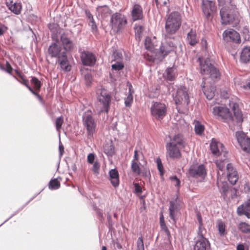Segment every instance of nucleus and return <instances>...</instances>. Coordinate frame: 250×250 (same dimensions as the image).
<instances>
[{
  "instance_id": "53",
  "label": "nucleus",
  "mask_w": 250,
  "mask_h": 250,
  "mask_svg": "<svg viewBox=\"0 0 250 250\" xmlns=\"http://www.w3.org/2000/svg\"><path fill=\"white\" fill-rule=\"evenodd\" d=\"M3 69H1V70L3 71L6 72L7 73H8L9 74H12V71L13 70V68H12V67L11 66V64H10V63L6 61V68H5L3 66Z\"/></svg>"
},
{
  "instance_id": "64",
  "label": "nucleus",
  "mask_w": 250,
  "mask_h": 250,
  "mask_svg": "<svg viewBox=\"0 0 250 250\" xmlns=\"http://www.w3.org/2000/svg\"><path fill=\"white\" fill-rule=\"evenodd\" d=\"M244 89H250V78L248 79L246 81V83L241 86Z\"/></svg>"
},
{
  "instance_id": "23",
  "label": "nucleus",
  "mask_w": 250,
  "mask_h": 250,
  "mask_svg": "<svg viewBox=\"0 0 250 250\" xmlns=\"http://www.w3.org/2000/svg\"><path fill=\"white\" fill-rule=\"evenodd\" d=\"M108 180L114 188H117L120 184L119 174L116 168L110 169L108 172Z\"/></svg>"
},
{
  "instance_id": "4",
  "label": "nucleus",
  "mask_w": 250,
  "mask_h": 250,
  "mask_svg": "<svg viewBox=\"0 0 250 250\" xmlns=\"http://www.w3.org/2000/svg\"><path fill=\"white\" fill-rule=\"evenodd\" d=\"M181 25V18L178 12H172L168 16L165 23L166 35L169 36L175 34Z\"/></svg>"
},
{
  "instance_id": "39",
  "label": "nucleus",
  "mask_w": 250,
  "mask_h": 250,
  "mask_svg": "<svg viewBox=\"0 0 250 250\" xmlns=\"http://www.w3.org/2000/svg\"><path fill=\"white\" fill-rule=\"evenodd\" d=\"M60 183L57 178L51 179L49 184L48 188L51 190H56L60 187Z\"/></svg>"
},
{
  "instance_id": "55",
  "label": "nucleus",
  "mask_w": 250,
  "mask_h": 250,
  "mask_svg": "<svg viewBox=\"0 0 250 250\" xmlns=\"http://www.w3.org/2000/svg\"><path fill=\"white\" fill-rule=\"evenodd\" d=\"M113 56L114 57L113 61L116 60H120L122 59L123 55L121 52L118 51L117 50H115L113 53Z\"/></svg>"
},
{
  "instance_id": "56",
  "label": "nucleus",
  "mask_w": 250,
  "mask_h": 250,
  "mask_svg": "<svg viewBox=\"0 0 250 250\" xmlns=\"http://www.w3.org/2000/svg\"><path fill=\"white\" fill-rule=\"evenodd\" d=\"M243 34V37L245 41L249 40L250 38V35L249 34V31L248 28L245 27L242 30Z\"/></svg>"
},
{
  "instance_id": "26",
  "label": "nucleus",
  "mask_w": 250,
  "mask_h": 250,
  "mask_svg": "<svg viewBox=\"0 0 250 250\" xmlns=\"http://www.w3.org/2000/svg\"><path fill=\"white\" fill-rule=\"evenodd\" d=\"M229 107L233 111V115L237 123L242 122L243 121V114L239 108L238 104L234 102L229 103Z\"/></svg>"
},
{
  "instance_id": "11",
  "label": "nucleus",
  "mask_w": 250,
  "mask_h": 250,
  "mask_svg": "<svg viewBox=\"0 0 250 250\" xmlns=\"http://www.w3.org/2000/svg\"><path fill=\"white\" fill-rule=\"evenodd\" d=\"M71 31H65L60 35V41L64 50L63 51L66 53L71 51L75 48V44L71 38Z\"/></svg>"
},
{
  "instance_id": "3",
  "label": "nucleus",
  "mask_w": 250,
  "mask_h": 250,
  "mask_svg": "<svg viewBox=\"0 0 250 250\" xmlns=\"http://www.w3.org/2000/svg\"><path fill=\"white\" fill-rule=\"evenodd\" d=\"M239 13L235 5L223 6L220 10L221 23L222 25H237L239 23Z\"/></svg>"
},
{
  "instance_id": "48",
  "label": "nucleus",
  "mask_w": 250,
  "mask_h": 250,
  "mask_svg": "<svg viewBox=\"0 0 250 250\" xmlns=\"http://www.w3.org/2000/svg\"><path fill=\"white\" fill-rule=\"evenodd\" d=\"M219 233L221 236H224L226 234V226L225 224L221 222L218 225Z\"/></svg>"
},
{
  "instance_id": "58",
  "label": "nucleus",
  "mask_w": 250,
  "mask_h": 250,
  "mask_svg": "<svg viewBox=\"0 0 250 250\" xmlns=\"http://www.w3.org/2000/svg\"><path fill=\"white\" fill-rule=\"evenodd\" d=\"M95 155L93 153H89L87 157V160L89 164H93L94 163Z\"/></svg>"
},
{
  "instance_id": "5",
  "label": "nucleus",
  "mask_w": 250,
  "mask_h": 250,
  "mask_svg": "<svg viewBox=\"0 0 250 250\" xmlns=\"http://www.w3.org/2000/svg\"><path fill=\"white\" fill-rule=\"evenodd\" d=\"M82 120L83 125L87 131V137L90 138L93 136L96 128V123L91 110H87L83 113Z\"/></svg>"
},
{
  "instance_id": "8",
  "label": "nucleus",
  "mask_w": 250,
  "mask_h": 250,
  "mask_svg": "<svg viewBox=\"0 0 250 250\" xmlns=\"http://www.w3.org/2000/svg\"><path fill=\"white\" fill-rule=\"evenodd\" d=\"M97 100L101 105L99 113H107L110 109L111 100V94L107 93L105 89H103L100 94L98 95Z\"/></svg>"
},
{
  "instance_id": "57",
  "label": "nucleus",
  "mask_w": 250,
  "mask_h": 250,
  "mask_svg": "<svg viewBox=\"0 0 250 250\" xmlns=\"http://www.w3.org/2000/svg\"><path fill=\"white\" fill-rule=\"evenodd\" d=\"M93 164L92 169L95 173L98 174L100 168V165L97 161L95 162Z\"/></svg>"
},
{
  "instance_id": "19",
  "label": "nucleus",
  "mask_w": 250,
  "mask_h": 250,
  "mask_svg": "<svg viewBox=\"0 0 250 250\" xmlns=\"http://www.w3.org/2000/svg\"><path fill=\"white\" fill-rule=\"evenodd\" d=\"M178 197L177 196L174 201H169V206L168 208L169 215L170 218L172 220L171 223L174 225L176 223V216L180 209L178 205L176 204Z\"/></svg>"
},
{
  "instance_id": "10",
  "label": "nucleus",
  "mask_w": 250,
  "mask_h": 250,
  "mask_svg": "<svg viewBox=\"0 0 250 250\" xmlns=\"http://www.w3.org/2000/svg\"><path fill=\"white\" fill-rule=\"evenodd\" d=\"M173 100L176 105L181 104L184 102L188 104L189 103V96L184 86H181L177 89L176 93L172 94Z\"/></svg>"
},
{
  "instance_id": "62",
  "label": "nucleus",
  "mask_w": 250,
  "mask_h": 250,
  "mask_svg": "<svg viewBox=\"0 0 250 250\" xmlns=\"http://www.w3.org/2000/svg\"><path fill=\"white\" fill-rule=\"evenodd\" d=\"M218 5L221 6H231L232 5L230 3L226 4L225 0H217Z\"/></svg>"
},
{
  "instance_id": "33",
  "label": "nucleus",
  "mask_w": 250,
  "mask_h": 250,
  "mask_svg": "<svg viewBox=\"0 0 250 250\" xmlns=\"http://www.w3.org/2000/svg\"><path fill=\"white\" fill-rule=\"evenodd\" d=\"M8 9L13 13L18 15L21 13V6L20 3L13 2L12 0L6 2Z\"/></svg>"
},
{
  "instance_id": "35",
  "label": "nucleus",
  "mask_w": 250,
  "mask_h": 250,
  "mask_svg": "<svg viewBox=\"0 0 250 250\" xmlns=\"http://www.w3.org/2000/svg\"><path fill=\"white\" fill-rule=\"evenodd\" d=\"M97 11L99 15H101L102 18H105L110 14L111 10L106 5L98 6L97 7Z\"/></svg>"
},
{
  "instance_id": "51",
  "label": "nucleus",
  "mask_w": 250,
  "mask_h": 250,
  "mask_svg": "<svg viewBox=\"0 0 250 250\" xmlns=\"http://www.w3.org/2000/svg\"><path fill=\"white\" fill-rule=\"evenodd\" d=\"M84 79L86 85L89 86L92 82V76L90 73H87L84 75Z\"/></svg>"
},
{
  "instance_id": "24",
  "label": "nucleus",
  "mask_w": 250,
  "mask_h": 250,
  "mask_svg": "<svg viewBox=\"0 0 250 250\" xmlns=\"http://www.w3.org/2000/svg\"><path fill=\"white\" fill-rule=\"evenodd\" d=\"M237 213L239 216L245 215L250 218V199L237 208Z\"/></svg>"
},
{
  "instance_id": "50",
  "label": "nucleus",
  "mask_w": 250,
  "mask_h": 250,
  "mask_svg": "<svg viewBox=\"0 0 250 250\" xmlns=\"http://www.w3.org/2000/svg\"><path fill=\"white\" fill-rule=\"evenodd\" d=\"M13 78L15 79L17 81L20 82L21 83L25 85L28 89L31 87V86L28 84V81L27 80L25 79L24 76H22V78H21V80H20L15 75H13Z\"/></svg>"
},
{
  "instance_id": "16",
  "label": "nucleus",
  "mask_w": 250,
  "mask_h": 250,
  "mask_svg": "<svg viewBox=\"0 0 250 250\" xmlns=\"http://www.w3.org/2000/svg\"><path fill=\"white\" fill-rule=\"evenodd\" d=\"M223 38L227 42H232L235 43L241 42V38L238 32L234 29L225 30L222 34Z\"/></svg>"
},
{
  "instance_id": "2",
  "label": "nucleus",
  "mask_w": 250,
  "mask_h": 250,
  "mask_svg": "<svg viewBox=\"0 0 250 250\" xmlns=\"http://www.w3.org/2000/svg\"><path fill=\"white\" fill-rule=\"evenodd\" d=\"M174 37H171L165 35V39L164 41L162 42L161 45L158 49L154 51L155 57L151 58L149 61L154 62L155 60L158 61H162L165 57L171 52H176L177 45L171 41L174 40Z\"/></svg>"
},
{
  "instance_id": "63",
  "label": "nucleus",
  "mask_w": 250,
  "mask_h": 250,
  "mask_svg": "<svg viewBox=\"0 0 250 250\" xmlns=\"http://www.w3.org/2000/svg\"><path fill=\"white\" fill-rule=\"evenodd\" d=\"M134 187L135 193H141L142 192V188L138 183H135L134 184Z\"/></svg>"
},
{
  "instance_id": "59",
  "label": "nucleus",
  "mask_w": 250,
  "mask_h": 250,
  "mask_svg": "<svg viewBox=\"0 0 250 250\" xmlns=\"http://www.w3.org/2000/svg\"><path fill=\"white\" fill-rule=\"evenodd\" d=\"M201 44L202 48L204 49L205 51H207L208 50V42L207 40L205 38H203L201 40Z\"/></svg>"
},
{
  "instance_id": "34",
  "label": "nucleus",
  "mask_w": 250,
  "mask_h": 250,
  "mask_svg": "<svg viewBox=\"0 0 250 250\" xmlns=\"http://www.w3.org/2000/svg\"><path fill=\"white\" fill-rule=\"evenodd\" d=\"M171 142H173L174 144H176L177 146V145H179L183 147H185L186 146L184 141V137L183 135L181 133H178L174 135L173 136L172 139H171Z\"/></svg>"
},
{
  "instance_id": "25",
  "label": "nucleus",
  "mask_w": 250,
  "mask_h": 250,
  "mask_svg": "<svg viewBox=\"0 0 250 250\" xmlns=\"http://www.w3.org/2000/svg\"><path fill=\"white\" fill-rule=\"evenodd\" d=\"M209 147L211 153L214 155L219 156L221 155L219 147H221V151H223V148L224 147V146L222 143L216 141L214 139H212L210 143Z\"/></svg>"
},
{
  "instance_id": "32",
  "label": "nucleus",
  "mask_w": 250,
  "mask_h": 250,
  "mask_svg": "<svg viewBox=\"0 0 250 250\" xmlns=\"http://www.w3.org/2000/svg\"><path fill=\"white\" fill-rule=\"evenodd\" d=\"M187 41L188 43L191 46H194L198 42L197 38V34L195 31H193L192 29L188 33L187 37Z\"/></svg>"
},
{
  "instance_id": "15",
  "label": "nucleus",
  "mask_w": 250,
  "mask_h": 250,
  "mask_svg": "<svg viewBox=\"0 0 250 250\" xmlns=\"http://www.w3.org/2000/svg\"><path fill=\"white\" fill-rule=\"evenodd\" d=\"M81 60L83 65L86 66H93L96 62L97 58L95 54L87 50H83L81 53Z\"/></svg>"
},
{
  "instance_id": "13",
  "label": "nucleus",
  "mask_w": 250,
  "mask_h": 250,
  "mask_svg": "<svg viewBox=\"0 0 250 250\" xmlns=\"http://www.w3.org/2000/svg\"><path fill=\"white\" fill-rule=\"evenodd\" d=\"M151 113L157 119H162L166 115L167 106L164 103L156 102L152 105Z\"/></svg>"
},
{
  "instance_id": "38",
  "label": "nucleus",
  "mask_w": 250,
  "mask_h": 250,
  "mask_svg": "<svg viewBox=\"0 0 250 250\" xmlns=\"http://www.w3.org/2000/svg\"><path fill=\"white\" fill-rule=\"evenodd\" d=\"M239 230L243 233H250V225L245 222H240L238 226Z\"/></svg>"
},
{
  "instance_id": "21",
  "label": "nucleus",
  "mask_w": 250,
  "mask_h": 250,
  "mask_svg": "<svg viewBox=\"0 0 250 250\" xmlns=\"http://www.w3.org/2000/svg\"><path fill=\"white\" fill-rule=\"evenodd\" d=\"M57 62H58L61 69L65 72L71 71V66L69 63L67 54L65 51L62 52V55L57 59Z\"/></svg>"
},
{
  "instance_id": "40",
  "label": "nucleus",
  "mask_w": 250,
  "mask_h": 250,
  "mask_svg": "<svg viewBox=\"0 0 250 250\" xmlns=\"http://www.w3.org/2000/svg\"><path fill=\"white\" fill-rule=\"evenodd\" d=\"M104 153L108 156H112L115 154L114 146L112 144L105 146L104 148Z\"/></svg>"
},
{
  "instance_id": "42",
  "label": "nucleus",
  "mask_w": 250,
  "mask_h": 250,
  "mask_svg": "<svg viewBox=\"0 0 250 250\" xmlns=\"http://www.w3.org/2000/svg\"><path fill=\"white\" fill-rule=\"evenodd\" d=\"M124 64L121 61H117L115 63L111 65L112 70L117 71L122 70L124 68Z\"/></svg>"
},
{
  "instance_id": "27",
  "label": "nucleus",
  "mask_w": 250,
  "mask_h": 250,
  "mask_svg": "<svg viewBox=\"0 0 250 250\" xmlns=\"http://www.w3.org/2000/svg\"><path fill=\"white\" fill-rule=\"evenodd\" d=\"M216 184L221 196L225 200L227 198L228 194L230 188L228 183L226 181H224L221 182L220 183L217 182Z\"/></svg>"
},
{
  "instance_id": "22",
  "label": "nucleus",
  "mask_w": 250,
  "mask_h": 250,
  "mask_svg": "<svg viewBox=\"0 0 250 250\" xmlns=\"http://www.w3.org/2000/svg\"><path fill=\"white\" fill-rule=\"evenodd\" d=\"M131 15L133 21L142 20L144 15L142 6L137 3L134 4L132 8Z\"/></svg>"
},
{
  "instance_id": "46",
  "label": "nucleus",
  "mask_w": 250,
  "mask_h": 250,
  "mask_svg": "<svg viewBox=\"0 0 250 250\" xmlns=\"http://www.w3.org/2000/svg\"><path fill=\"white\" fill-rule=\"evenodd\" d=\"M106 215H107V222H108L107 227L109 229V232H111L114 229V227H113L114 222L112 220L111 215L109 212L107 213Z\"/></svg>"
},
{
  "instance_id": "17",
  "label": "nucleus",
  "mask_w": 250,
  "mask_h": 250,
  "mask_svg": "<svg viewBox=\"0 0 250 250\" xmlns=\"http://www.w3.org/2000/svg\"><path fill=\"white\" fill-rule=\"evenodd\" d=\"M58 42L59 40L57 38L56 42H52L49 46L46 52L47 57L58 59L62 55V48Z\"/></svg>"
},
{
  "instance_id": "41",
  "label": "nucleus",
  "mask_w": 250,
  "mask_h": 250,
  "mask_svg": "<svg viewBox=\"0 0 250 250\" xmlns=\"http://www.w3.org/2000/svg\"><path fill=\"white\" fill-rule=\"evenodd\" d=\"M31 82L34 85V88L36 90L40 91L42 86L41 81L36 77H32Z\"/></svg>"
},
{
  "instance_id": "49",
  "label": "nucleus",
  "mask_w": 250,
  "mask_h": 250,
  "mask_svg": "<svg viewBox=\"0 0 250 250\" xmlns=\"http://www.w3.org/2000/svg\"><path fill=\"white\" fill-rule=\"evenodd\" d=\"M136 250H145L143 237L142 235L137 240Z\"/></svg>"
},
{
  "instance_id": "9",
  "label": "nucleus",
  "mask_w": 250,
  "mask_h": 250,
  "mask_svg": "<svg viewBox=\"0 0 250 250\" xmlns=\"http://www.w3.org/2000/svg\"><path fill=\"white\" fill-rule=\"evenodd\" d=\"M213 113L218 117L217 119L225 123L234 120L229 109L226 107L215 106L213 108Z\"/></svg>"
},
{
  "instance_id": "20",
  "label": "nucleus",
  "mask_w": 250,
  "mask_h": 250,
  "mask_svg": "<svg viewBox=\"0 0 250 250\" xmlns=\"http://www.w3.org/2000/svg\"><path fill=\"white\" fill-rule=\"evenodd\" d=\"M227 178L229 182L232 185H235L239 179L237 171L233 167L231 163L227 165Z\"/></svg>"
},
{
  "instance_id": "45",
  "label": "nucleus",
  "mask_w": 250,
  "mask_h": 250,
  "mask_svg": "<svg viewBox=\"0 0 250 250\" xmlns=\"http://www.w3.org/2000/svg\"><path fill=\"white\" fill-rule=\"evenodd\" d=\"M134 30H135V37L136 38H138L139 39H140L141 37V35L143 32L144 30V27L142 25H135L134 27Z\"/></svg>"
},
{
  "instance_id": "1",
  "label": "nucleus",
  "mask_w": 250,
  "mask_h": 250,
  "mask_svg": "<svg viewBox=\"0 0 250 250\" xmlns=\"http://www.w3.org/2000/svg\"><path fill=\"white\" fill-rule=\"evenodd\" d=\"M197 62L200 64V73L202 75H207L213 82H217L221 79V72L219 69L212 63L208 57L203 59L199 57Z\"/></svg>"
},
{
  "instance_id": "6",
  "label": "nucleus",
  "mask_w": 250,
  "mask_h": 250,
  "mask_svg": "<svg viewBox=\"0 0 250 250\" xmlns=\"http://www.w3.org/2000/svg\"><path fill=\"white\" fill-rule=\"evenodd\" d=\"M202 10L206 19L208 21H211L217 11L215 1L210 0H202Z\"/></svg>"
},
{
  "instance_id": "30",
  "label": "nucleus",
  "mask_w": 250,
  "mask_h": 250,
  "mask_svg": "<svg viewBox=\"0 0 250 250\" xmlns=\"http://www.w3.org/2000/svg\"><path fill=\"white\" fill-rule=\"evenodd\" d=\"M176 69L174 67H170L165 71V73L163 74L164 78L169 81H173L175 80L176 76Z\"/></svg>"
},
{
  "instance_id": "14",
  "label": "nucleus",
  "mask_w": 250,
  "mask_h": 250,
  "mask_svg": "<svg viewBox=\"0 0 250 250\" xmlns=\"http://www.w3.org/2000/svg\"><path fill=\"white\" fill-rule=\"evenodd\" d=\"M188 174L189 177L194 178L199 177L204 179L207 175L205 167L203 164L199 166L191 165L188 170Z\"/></svg>"
},
{
  "instance_id": "52",
  "label": "nucleus",
  "mask_w": 250,
  "mask_h": 250,
  "mask_svg": "<svg viewBox=\"0 0 250 250\" xmlns=\"http://www.w3.org/2000/svg\"><path fill=\"white\" fill-rule=\"evenodd\" d=\"M133 95H128L125 98V106L130 107L133 102Z\"/></svg>"
},
{
  "instance_id": "54",
  "label": "nucleus",
  "mask_w": 250,
  "mask_h": 250,
  "mask_svg": "<svg viewBox=\"0 0 250 250\" xmlns=\"http://www.w3.org/2000/svg\"><path fill=\"white\" fill-rule=\"evenodd\" d=\"M63 121L62 118L60 116L57 118L55 124H56V127L57 130H59L60 128H61L62 125L63 124Z\"/></svg>"
},
{
  "instance_id": "37",
  "label": "nucleus",
  "mask_w": 250,
  "mask_h": 250,
  "mask_svg": "<svg viewBox=\"0 0 250 250\" xmlns=\"http://www.w3.org/2000/svg\"><path fill=\"white\" fill-rule=\"evenodd\" d=\"M205 130V126L199 121H196L194 125V131L197 135L201 136Z\"/></svg>"
},
{
  "instance_id": "36",
  "label": "nucleus",
  "mask_w": 250,
  "mask_h": 250,
  "mask_svg": "<svg viewBox=\"0 0 250 250\" xmlns=\"http://www.w3.org/2000/svg\"><path fill=\"white\" fill-rule=\"evenodd\" d=\"M40 192L36 194L33 197H32L28 201H27L24 205L20 208L18 210L15 211L13 214H12L7 219H6L0 225V227L3 224L8 221L9 219L12 218L13 216L17 214L20 211L22 210L23 208L32 200H33Z\"/></svg>"
},
{
  "instance_id": "43",
  "label": "nucleus",
  "mask_w": 250,
  "mask_h": 250,
  "mask_svg": "<svg viewBox=\"0 0 250 250\" xmlns=\"http://www.w3.org/2000/svg\"><path fill=\"white\" fill-rule=\"evenodd\" d=\"M156 162L157 164V169L160 173V175L161 177H162L164 174L165 170L161 159L159 157L157 158Z\"/></svg>"
},
{
  "instance_id": "29",
  "label": "nucleus",
  "mask_w": 250,
  "mask_h": 250,
  "mask_svg": "<svg viewBox=\"0 0 250 250\" xmlns=\"http://www.w3.org/2000/svg\"><path fill=\"white\" fill-rule=\"evenodd\" d=\"M240 62L245 64L250 62V46H245L242 50L240 57Z\"/></svg>"
},
{
  "instance_id": "28",
  "label": "nucleus",
  "mask_w": 250,
  "mask_h": 250,
  "mask_svg": "<svg viewBox=\"0 0 250 250\" xmlns=\"http://www.w3.org/2000/svg\"><path fill=\"white\" fill-rule=\"evenodd\" d=\"M206 98L209 100H211L215 95L216 86L214 84L209 83L207 86L202 90Z\"/></svg>"
},
{
  "instance_id": "44",
  "label": "nucleus",
  "mask_w": 250,
  "mask_h": 250,
  "mask_svg": "<svg viewBox=\"0 0 250 250\" xmlns=\"http://www.w3.org/2000/svg\"><path fill=\"white\" fill-rule=\"evenodd\" d=\"M131 170L134 173H136L137 174L140 175L141 173V169L140 168L138 165V164L134 161V160H132L131 161Z\"/></svg>"
},
{
  "instance_id": "7",
  "label": "nucleus",
  "mask_w": 250,
  "mask_h": 250,
  "mask_svg": "<svg viewBox=\"0 0 250 250\" xmlns=\"http://www.w3.org/2000/svg\"><path fill=\"white\" fill-rule=\"evenodd\" d=\"M127 24V20L124 15L116 12L111 15L110 25L112 30L118 33L123 29Z\"/></svg>"
},
{
  "instance_id": "60",
  "label": "nucleus",
  "mask_w": 250,
  "mask_h": 250,
  "mask_svg": "<svg viewBox=\"0 0 250 250\" xmlns=\"http://www.w3.org/2000/svg\"><path fill=\"white\" fill-rule=\"evenodd\" d=\"M7 29V26L0 22V36H2Z\"/></svg>"
},
{
  "instance_id": "61",
  "label": "nucleus",
  "mask_w": 250,
  "mask_h": 250,
  "mask_svg": "<svg viewBox=\"0 0 250 250\" xmlns=\"http://www.w3.org/2000/svg\"><path fill=\"white\" fill-rule=\"evenodd\" d=\"M126 86L128 87V95H132L133 93L134 92V89L133 88V86L131 84V83L127 81L126 82Z\"/></svg>"
},
{
  "instance_id": "12",
  "label": "nucleus",
  "mask_w": 250,
  "mask_h": 250,
  "mask_svg": "<svg viewBox=\"0 0 250 250\" xmlns=\"http://www.w3.org/2000/svg\"><path fill=\"white\" fill-rule=\"evenodd\" d=\"M235 136L242 149L245 152L250 153V138L242 131H236Z\"/></svg>"
},
{
  "instance_id": "31",
  "label": "nucleus",
  "mask_w": 250,
  "mask_h": 250,
  "mask_svg": "<svg viewBox=\"0 0 250 250\" xmlns=\"http://www.w3.org/2000/svg\"><path fill=\"white\" fill-rule=\"evenodd\" d=\"M210 245L208 240L196 241L193 250H208Z\"/></svg>"
},
{
  "instance_id": "18",
  "label": "nucleus",
  "mask_w": 250,
  "mask_h": 250,
  "mask_svg": "<svg viewBox=\"0 0 250 250\" xmlns=\"http://www.w3.org/2000/svg\"><path fill=\"white\" fill-rule=\"evenodd\" d=\"M167 156L170 159H179L181 157V153L179 147L176 144L172 142H169L166 144Z\"/></svg>"
},
{
  "instance_id": "47",
  "label": "nucleus",
  "mask_w": 250,
  "mask_h": 250,
  "mask_svg": "<svg viewBox=\"0 0 250 250\" xmlns=\"http://www.w3.org/2000/svg\"><path fill=\"white\" fill-rule=\"evenodd\" d=\"M197 234L198 239L197 241L208 240V239L205 238L203 235V225H199Z\"/></svg>"
}]
</instances>
